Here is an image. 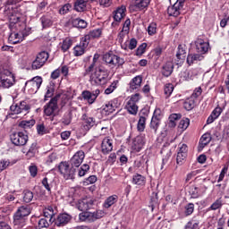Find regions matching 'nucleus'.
<instances>
[{
    "mask_svg": "<svg viewBox=\"0 0 229 229\" xmlns=\"http://www.w3.org/2000/svg\"><path fill=\"white\" fill-rule=\"evenodd\" d=\"M194 106H195V102H194V99L192 98H188L183 103V108H185V110H188V112L192 110Z\"/></svg>",
    "mask_w": 229,
    "mask_h": 229,
    "instance_id": "obj_47",
    "label": "nucleus"
},
{
    "mask_svg": "<svg viewBox=\"0 0 229 229\" xmlns=\"http://www.w3.org/2000/svg\"><path fill=\"white\" fill-rule=\"evenodd\" d=\"M58 98L60 95H57L50 99V101L44 106V114L47 117H51V121L55 119L58 112Z\"/></svg>",
    "mask_w": 229,
    "mask_h": 229,
    "instance_id": "obj_6",
    "label": "nucleus"
},
{
    "mask_svg": "<svg viewBox=\"0 0 229 229\" xmlns=\"http://www.w3.org/2000/svg\"><path fill=\"white\" fill-rule=\"evenodd\" d=\"M187 145L186 144H179L178 147V152H177V164L182 165V162H183V160H185V158H187Z\"/></svg>",
    "mask_w": 229,
    "mask_h": 229,
    "instance_id": "obj_23",
    "label": "nucleus"
},
{
    "mask_svg": "<svg viewBox=\"0 0 229 229\" xmlns=\"http://www.w3.org/2000/svg\"><path fill=\"white\" fill-rule=\"evenodd\" d=\"M205 191H207V187H205V185L200 187L191 186L189 193L191 194V198L196 199L199 198V196H201Z\"/></svg>",
    "mask_w": 229,
    "mask_h": 229,
    "instance_id": "obj_26",
    "label": "nucleus"
},
{
    "mask_svg": "<svg viewBox=\"0 0 229 229\" xmlns=\"http://www.w3.org/2000/svg\"><path fill=\"white\" fill-rule=\"evenodd\" d=\"M72 8V5L71 4H65L59 9L60 15H65V13H69Z\"/></svg>",
    "mask_w": 229,
    "mask_h": 229,
    "instance_id": "obj_58",
    "label": "nucleus"
},
{
    "mask_svg": "<svg viewBox=\"0 0 229 229\" xmlns=\"http://www.w3.org/2000/svg\"><path fill=\"white\" fill-rule=\"evenodd\" d=\"M85 160V152L83 150L77 151L70 160L72 167H80Z\"/></svg>",
    "mask_w": 229,
    "mask_h": 229,
    "instance_id": "obj_17",
    "label": "nucleus"
},
{
    "mask_svg": "<svg viewBox=\"0 0 229 229\" xmlns=\"http://www.w3.org/2000/svg\"><path fill=\"white\" fill-rule=\"evenodd\" d=\"M20 128H31V126H35V120H28V121H21L19 123Z\"/></svg>",
    "mask_w": 229,
    "mask_h": 229,
    "instance_id": "obj_52",
    "label": "nucleus"
},
{
    "mask_svg": "<svg viewBox=\"0 0 229 229\" xmlns=\"http://www.w3.org/2000/svg\"><path fill=\"white\" fill-rule=\"evenodd\" d=\"M72 121V115L71 114V113L64 114V115L62 118V123L65 126H69Z\"/></svg>",
    "mask_w": 229,
    "mask_h": 229,
    "instance_id": "obj_55",
    "label": "nucleus"
},
{
    "mask_svg": "<svg viewBox=\"0 0 229 229\" xmlns=\"http://www.w3.org/2000/svg\"><path fill=\"white\" fill-rule=\"evenodd\" d=\"M55 211L53 210L52 207H48L44 211V217L45 219H47L49 223H53L55 221Z\"/></svg>",
    "mask_w": 229,
    "mask_h": 229,
    "instance_id": "obj_36",
    "label": "nucleus"
},
{
    "mask_svg": "<svg viewBox=\"0 0 229 229\" xmlns=\"http://www.w3.org/2000/svg\"><path fill=\"white\" fill-rule=\"evenodd\" d=\"M82 121H84L83 128L86 131L96 126V120L93 117H89L87 114H82Z\"/></svg>",
    "mask_w": 229,
    "mask_h": 229,
    "instance_id": "obj_27",
    "label": "nucleus"
},
{
    "mask_svg": "<svg viewBox=\"0 0 229 229\" xmlns=\"http://www.w3.org/2000/svg\"><path fill=\"white\" fill-rule=\"evenodd\" d=\"M148 34L150 36L157 34V24L155 22H151L148 27Z\"/></svg>",
    "mask_w": 229,
    "mask_h": 229,
    "instance_id": "obj_61",
    "label": "nucleus"
},
{
    "mask_svg": "<svg viewBox=\"0 0 229 229\" xmlns=\"http://www.w3.org/2000/svg\"><path fill=\"white\" fill-rule=\"evenodd\" d=\"M23 201L25 203H31V201H33V191L25 190L23 191Z\"/></svg>",
    "mask_w": 229,
    "mask_h": 229,
    "instance_id": "obj_44",
    "label": "nucleus"
},
{
    "mask_svg": "<svg viewBox=\"0 0 229 229\" xmlns=\"http://www.w3.org/2000/svg\"><path fill=\"white\" fill-rule=\"evenodd\" d=\"M146 47H148V44L142 43L136 50L137 56H142L144 53H146Z\"/></svg>",
    "mask_w": 229,
    "mask_h": 229,
    "instance_id": "obj_60",
    "label": "nucleus"
},
{
    "mask_svg": "<svg viewBox=\"0 0 229 229\" xmlns=\"http://www.w3.org/2000/svg\"><path fill=\"white\" fill-rule=\"evenodd\" d=\"M119 200V197L117 195H111L103 203L104 208H110L112 205H115Z\"/></svg>",
    "mask_w": 229,
    "mask_h": 229,
    "instance_id": "obj_33",
    "label": "nucleus"
},
{
    "mask_svg": "<svg viewBox=\"0 0 229 229\" xmlns=\"http://www.w3.org/2000/svg\"><path fill=\"white\" fill-rule=\"evenodd\" d=\"M138 131H144L146 130V117L140 116L138 122Z\"/></svg>",
    "mask_w": 229,
    "mask_h": 229,
    "instance_id": "obj_50",
    "label": "nucleus"
},
{
    "mask_svg": "<svg viewBox=\"0 0 229 229\" xmlns=\"http://www.w3.org/2000/svg\"><path fill=\"white\" fill-rule=\"evenodd\" d=\"M37 131L38 135H46L47 133V128H46L44 123H40L37 125Z\"/></svg>",
    "mask_w": 229,
    "mask_h": 229,
    "instance_id": "obj_59",
    "label": "nucleus"
},
{
    "mask_svg": "<svg viewBox=\"0 0 229 229\" xmlns=\"http://www.w3.org/2000/svg\"><path fill=\"white\" fill-rule=\"evenodd\" d=\"M189 124H191V120L189 118H182L178 125L179 130H182V131H185L187 128H189Z\"/></svg>",
    "mask_w": 229,
    "mask_h": 229,
    "instance_id": "obj_45",
    "label": "nucleus"
},
{
    "mask_svg": "<svg viewBox=\"0 0 229 229\" xmlns=\"http://www.w3.org/2000/svg\"><path fill=\"white\" fill-rule=\"evenodd\" d=\"M194 212V205L192 203H189L185 206V216H191Z\"/></svg>",
    "mask_w": 229,
    "mask_h": 229,
    "instance_id": "obj_64",
    "label": "nucleus"
},
{
    "mask_svg": "<svg viewBox=\"0 0 229 229\" xmlns=\"http://www.w3.org/2000/svg\"><path fill=\"white\" fill-rule=\"evenodd\" d=\"M47 6V1L44 0L43 2L39 3L37 7V14L40 15L44 13V10H46V7Z\"/></svg>",
    "mask_w": 229,
    "mask_h": 229,
    "instance_id": "obj_57",
    "label": "nucleus"
},
{
    "mask_svg": "<svg viewBox=\"0 0 229 229\" xmlns=\"http://www.w3.org/2000/svg\"><path fill=\"white\" fill-rule=\"evenodd\" d=\"M211 140H212V136H210V133L203 134L199 140L200 148H205V146H208V144H210Z\"/></svg>",
    "mask_w": 229,
    "mask_h": 229,
    "instance_id": "obj_38",
    "label": "nucleus"
},
{
    "mask_svg": "<svg viewBox=\"0 0 229 229\" xmlns=\"http://www.w3.org/2000/svg\"><path fill=\"white\" fill-rule=\"evenodd\" d=\"M117 83H119V81H114L106 89L105 94L106 96L112 94L115 89H117Z\"/></svg>",
    "mask_w": 229,
    "mask_h": 229,
    "instance_id": "obj_46",
    "label": "nucleus"
},
{
    "mask_svg": "<svg viewBox=\"0 0 229 229\" xmlns=\"http://www.w3.org/2000/svg\"><path fill=\"white\" fill-rule=\"evenodd\" d=\"M185 4V0H177L174 5L169 6L167 8V13L170 17H178L182 11L183 10V6Z\"/></svg>",
    "mask_w": 229,
    "mask_h": 229,
    "instance_id": "obj_13",
    "label": "nucleus"
},
{
    "mask_svg": "<svg viewBox=\"0 0 229 229\" xmlns=\"http://www.w3.org/2000/svg\"><path fill=\"white\" fill-rule=\"evenodd\" d=\"M132 183L134 185H146V177L140 174H136L132 176Z\"/></svg>",
    "mask_w": 229,
    "mask_h": 229,
    "instance_id": "obj_35",
    "label": "nucleus"
},
{
    "mask_svg": "<svg viewBox=\"0 0 229 229\" xmlns=\"http://www.w3.org/2000/svg\"><path fill=\"white\" fill-rule=\"evenodd\" d=\"M108 76V71L104 68H98L95 72L90 73L89 82L97 87H102L110 81Z\"/></svg>",
    "mask_w": 229,
    "mask_h": 229,
    "instance_id": "obj_3",
    "label": "nucleus"
},
{
    "mask_svg": "<svg viewBox=\"0 0 229 229\" xmlns=\"http://www.w3.org/2000/svg\"><path fill=\"white\" fill-rule=\"evenodd\" d=\"M195 49L199 55H207L208 53V49H210V44L208 41H205L202 38H199L195 41Z\"/></svg>",
    "mask_w": 229,
    "mask_h": 229,
    "instance_id": "obj_14",
    "label": "nucleus"
},
{
    "mask_svg": "<svg viewBox=\"0 0 229 229\" xmlns=\"http://www.w3.org/2000/svg\"><path fill=\"white\" fill-rule=\"evenodd\" d=\"M87 47H89L87 38H81L80 44L73 48V55L75 56H81V55H85V49H87Z\"/></svg>",
    "mask_w": 229,
    "mask_h": 229,
    "instance_id": "obj_20",
    "label": "nucleus"
},
{
    "mask_svg": "<svg viewBox=\"0 0 229 229\" xmlns=\"http://www.w3.org/2000/svg\"><path fill=\"white\" fill-rule=\"evenodd\" d=\"M28 83L29 85H31L35 90H38V89H40V85H42V77H34Z\"/></svg>",
    "mask_w": 229,
    "mask_h": 229,
    "instance_id": "obj_39",
    "label": "nucleus"
},
{
    "mask_svg": "<svg viewBox=\"0 0 229 229\" xmlns=\"http://www.w3.org/2000/svg\"><path fill=\"white\" fill-rule=\"evenodd\" d=\"M30 214H31V209L29 206L20 207L13 216V225L15 228H22L24 226V223H26L25 217H28Z\"/></svg>",
    "mask_w": 229,
    "mask_h": 229,
    "instance_id": "obj_4",
    "label": "nucleus"
},
{
    "mask_svg": "<svg viewBox=\"0 0 229 229\" xmlns=\"http://www.w3.org/2000/svg\"><path fill=\"white\" fill-rule=\"evenodd\" d=\"M72 24L74 26V28H79L81 30H85V28H87V22L85 20H81L80 18L73 19Z\"/></svg>",
    "mask_w": 229,
    "mask_h": 229,
    "instance_id": "obj_40",
    "label": "nucleus"
},
{
    "mask_svg": "<svg viewBox=\"0 0 229 229\" xmlns=\"http://www.w3.org/2000/svg\"><path fill=\"white\" fill-rule=\"evenodd\" d=\"M174 69V64L172 62H166L162 67V74L165 76V78H169L171 74H173V71Z\"/></svg>",
    "mask_w": 229,
    "mask_h": 229,
    "instance_id": "obj_30",
    "label": "nucleus"
},
{
    "mask_svg": "<svg viewBox=\"0 0 229 229\" xmlns=\"http://www.w3.org/2000/svg\"><path fill=\"white\" fill-rule=\"evenodd\" d=\"M17 3V0H7L4 8V14L9 20V30L11 32L8 40L11 44H19V42H22L30 35L28 30L19 29L21 26V13H19Z\"/></svg>",
    "mask_w": 229,
    "mask_h": 229,
    "instance_id": "obj_1",
    "label": "nucleus"
},
{
    "mask_svg": "<svg viewBox=\"0 0 229 229\" xmlns=\"http://www.w3.org/2000/svg\"><path fill=\"white\" fill-rule=\"evenodd\" d=\"M0 87L4 89H10L15 85V75L12 73V70L3 69L0 72Z\"/></svg>",
    "mask_w": 229,
    "mask_h": 229,
    "instance_id": "obj_5",
    "label": "nucleus"
},
{
    "mask_svg": "<svg viewBox=\"0 0 229 229\" xmlns=\"http://www.w3.org/2000/svg\"><path fill=\"white\" fill-rule=\"evenodd\" d=\"M101 94V90L99 89H97L93 91L84 90L82 91V98L85 99V101H88L89 105H92L96 103V99H98V97Z\"/></svg>",
    "mask_w": 229,
    "mask_h": 229,
    "instance_id": "obj_15",
    "label": "nucleus"
},
{
    "mask_svg": "<svg viewBox=\"0 0 229 229\" xmlns=\"http://www.w3.org/2000/svg\"><path fill=\"white\" fill-rule=\"evenodd\" d=\"M43 28H50L53 26V16L51 13H47L40 18Z\"/></svg>",
    "mask_w": 229,
    "mask_h": 229,
    "instance_id": "obj_32",
    "label": "nucleus"
},
{
    "mask_svg": "<svg viewBox=\"0 0 229 229\" xmlns=\"http://www.w3.org/2000/svg\"><path fill=\"white\" fill-rule=\"evenodd\" d=\"M205 56L200 54H189L187 56V64L188 65H192L196 64V62H201V60H204Z\"/></svg>",
    "mask_w": 229,
    "mask_h": 229,
    "instance_id": "obj_29",
    "label": "nucleus"
},
{
    "mask_svg": "<svg viewBox=\"0 0 229 229\" xmlns=\"http://www.w3.org/2000/svg\"><path fill=\"white\" fill-rule=\"evenodd\" d=\"M151 0H131V8L135 10V12H142L149 6Z\"/></svg>",
    "mask_w": 229,
    "mask_h": 229,
    "instance_id": "obj_19",
    "label": "nucleus"
},
{
    "mask_svg": "<svg viewBox=\"0 0 229 229\" xmlns=\"http://www.w3.org/2000/svg\"><path fill=\"white\" fill-rule=\"evenodd\" d=\"M90 170V166L88 164H84L81 165V167L79 169L78 176H85L87 173Z\"/></svg>",
    "mask_w": 229,
    "mask_h": 229,
    "instance_id": "obj_51",
    "label": "nucleus"
},
{
    "mask_svg": "<svg viewBox=\"0 0 229 229\" xmlns=\"http://www.w3.org/2000/svg\"><path fill=\"white\" fill-rule=\"evenodd\" d=\"M128 38V32L122 30L119 32L118 37H117V40L119 42V44H121V47H123V44H124V38Z\"/></svg>",
    "mask_w": 229,
    "mask_h": 229,
    "instance_id": "obj_56",
    "label": "nucleus"
},
{
    "mask_svg": "<svg viewBox=\"0 0 229 229\" xmlns=\"http://www.w3.org/2000/svg\"><path fill=\"white\" fill-rule=\"evenodd\" d=\"M142 146H144V144L142 143V139L140 137L135 138V140L132 142V149H134V151H140V149H142Z\"/></svg>",
    "mask_w": 229,
    "mask_h": 229,
    "instance_id": "obj_41",
    "label": "nucleus"
},
{
    "mask_svg": "<svg viewBox=\"0 0 229 229\" xmlns=\"http://www.w3.org/2000/svg\"><path fill=\"white\" fill-rule=\"evenodd\" d=\"M186 55H187V47H185V45H179L178 50L176 53V56L178 60H185Z\"/></svg>",
    "mask_w": 229,
    "mask_h": 229,
    "instance_id": "obj_37",
    "label": "nucleus"
},
{
    "mask_svg": "<svg viewBox=\"0 0 229 229\" xmlns=\"http://www.w3.org/2000/svg\"><path fill=\"white\" fill-rule=\"evenodd\" d=\"M51 223H49V220L47 218H39L38 220V226L39 229H42V228H48L49 225Z\"/></svg>",
    "mask_w": 229,
    "mask_h": 229,
    "instance_id": "obj_48",
    "label": "nucleus"
},
{
    "mask_svg": "<svg viewBox=\"0 0 229 229\" xmlns=\"http://www.w3.org/2000/svg\"><path fill=\"white\" fill-rule=\"evenodd\" d=\"M37 153V144L32 143L30 148H29L27 152V157H35V154Z\"/></svg>",
    "mask_w": 229,
    "mask_h": 229,
    "instance_id": "obj_62",
    "label": "nucleus"
},
{
    "mask_svg": "<svg viewBox=\"0 0 229 229\" xmlns=\"http://www.w3.org/2000/svg\"><path fill=\"white\" fill-rule=\"evenodd\" d=\"M158 126H160V120L152 118L150 122V130H153L154 133H157Z\"/></svg>",
    "mask_w": 229,
    "mask_h": 229,
    "instance_id": "obj_53",
    "label": "nucleus"
},
{
    "mask_svg": "<svg viewBox=\"0 0 229 229\" xmlns=\"http://www.w3.org/2000/svg\"><path fill=\"white\" fill-rule=\"evenodd\" d=\"M98 69H103L99 63V54H95L92 59V62L89 63V65L86 68V74H92Z\"/></svg>",
    "mask_w": 229,
    "mask_h": 229,
    "instance_id": "obj_18",
    "label": "nucleus"
},
{
    "mask_svg": "<svg viewBox=\"0 0 229 229\" xmlns=\"http://www.w3.org/2000/svg\"><path fill=\"white\" fill-rule=\"evenodd\" d=\"M103 34V29H94L93 30L89 31V34L85 35L84 38H86L87 42L90 44L91 38H99Z\"/></svg>",
    "mask_w": 229,
    "mask_h": 229,
    "instance_id": "obj_28",
    "label": "nucleus"
},
{
    "mask_svg": "<svg viewBox=\"0 0 229 229\" xmlns=\"http://www.w3.org/2000/svg\"><path fill=\"white\" fill-rule=\"evenodd\" d=\"M96 203V199L92 198H85L78 201L76 208L78 210H81L79 215L80 221L86 223H94L97 219H101L103 216H105V212L103 210H97L95 212H89L87 210H90L94 207Z\"/></svg>",
    "mask_w": 229,
    "mask_h": 229,
    "instance_id": "obj_2",
    "label": "nucleus"
},
{
    "mask_svg": "<svg viewBox=\"0 0 229 229\" xmlns=\"http://www.w3.org/2000/svg\"><path fill=\"white\" fill-rule=\"evenodd\" d=\"M181 118H182V114H172L169 116V126H170V128H174V126H176L175 121H178V119H181Z\"/></svg>",
    "mask_w": 229,
    "mask_h": 229,
    "instance_id": "obj_43",
    "label": "nucleus"
},
{
    "mask_svg": "<svg viewBox=\"0 0 229 229\" xmlns=\"http://www.w3.org/2000/svg\"><path fill=\"white\" fill-rule=\"evenodd\" d=\"M72 219V216L67 213H63L58 215L57 218L55 219V226H65L68 225Z\"/></svg>",
    "mask_w": 229,
    "mask_h": 229,
    "instance_id": "obj_24",
    "label": "nucleus"
},
{
    "mask_svg": "<svg viewBox=\"0 0 229 229\" xmlns=\"http://www.w3.org/2000/svg\"><path fill=\"white\" fill-rule=\"evenodd\" d=\"M141 98L142 97L139 93L131 95L128 98L125 107L129 114H131V115H136L137 112H139V106H137V104Z\"/></svg>",
    "mask_w": 229,
    "mask_h": 229,
    "instance_id": "obj_8",
    "label": "nucleus"
},
{
    "mask_svg": "<svg viewBox=\"0 0 229 229\" xmlns=\"http://www.w3.org/2000/svg\"><path fill=\"white\" fill-rule=\"evenodd\" d=\"M10 165V160L2 159L0 160V173H3Z\"/></svg>",
    "mask_w": 229,
    "mask_h": 229,
    "instance_id": "obj_63",
    "label": "nucleus"
},
{
    "mask_svg": "<svg viewBox=\"0 0 229 229\" xmlns=\"http://www.w3.org/2000/svg\"><path fill=\"white\" fill-rule=\"evenodd\" d=\"M72 46V40L69 38H66L61 46V49L63 53H65L66 51H69L71 49V47Z\"/></svg>",
    "mask_w": 229,
    "mask_h": 229,
    "instance_id": "obj_42",
    "label": "nucleus"
},
{
    "mask_svg": "<svg viewBox=\"0 0 229 229\" xmlns=\"http://www.w3.org/2000/svg\"><path fill=\"white\" fill-rule=\"evenodd\" d=\"M103 62L108 66L111 67V69H114V67H121V65H123L124 59L119 57V55L106 53L103 55Z\"/></svg>",
    "mask_w": 229,
    "mask_h": 229,
    "instance_id": "obj_7",
    "label": "nucleus"
},
{
    "mask_svg": "<svg viewBox=\"0 0 229 229\" xmlns=\"http://www.w3.org/2000/svg\"><path fill=\"white\" fill-rule=\"evenodd\" d=\"M49 59V53L47 51H41L38 54L36 59L32 62V69L37 71L42 69L46 65V62Z\"/></svg>",
    "mask_w": 229,
    "mask_h": 229,
    "instance_id": "obj_11",
    "label": "nucleus"
},
{
    "mask_svg": "<svg viewBox=\"0 0 229 229\" xmlns=\"http://www.w3.org/2000/svg\"><path fill=\"white\" fill-rule=\"evenodd\" d=\"M126 16V6L125 5H122L120 7H118L114 13H113V17H114V21L112 22V26H117L119 24V22H121V21H123V19H124V17Z\"/></svg>",
    "mask_w": 229,
    "mask_h": 229,
    "instance_id": "obj_16",
    "label": "nucleus"
},
{
    "mask_svg": "<svg viewBox=\"0 0 229 229\" xmlns=\"http://www.w3.org/2000/svg\"><path fill=\"white\" fill-rule=\"evenodd\" d=\"M142 85V76L137 75L136 77L132 78L129 83V89L131 92L133 90H139Z\"/></svg>",
    "mask_w": 229,
    "mask_h": 229,
    "instance_id": "obj_25",
    "label": "nucleus"
},
{
    "mask_svg": "<svg viewBox=\"0 0 229 229\" xmlns=\"http://www.w3.org/2000/svg\"><path fill=\"white\" fill-rule=\"evenodd\" d=\"M121 106V102L118 99L114 98L109 101L107 104L105 105L103 111L107 114H114L117 108Z\"/></svg>",
    "mask_w": 229,
    "mask_h": 229,
    "instance_id": "obj_21",
    "label": "nucleus"
},
{
    "mask_svg": "<svg viewBox=\"0 0 229 229\" xmlns=\"http://www.w3.org/2000/svg\"><path fill=\"white\" fill-rule=\"evenodd\" d=\"M10 139L14 146H25L28 142V135L22 131L13 132Z\"/></svg>",
    "mask_w": 229,
    "mask_h": 229,
    "instance_id": "obj_12",
    "label": "nucleus"
},
{
    "mask_svg": "<svg viewBox=\"0 0 229 229\" xmlns=\"http://www.w3.org/2000/svg\"><path fill=\"white\" fill-rule=\"evenodd\" d=\"M114 149V140L109 137H106L101 143V151L103 155H108Z\"/></svg>",
    "mask_w": 229,
    "mask_h": 229,
    "instance_id": "obj_22",
    "label": "nucleus"
},
{
    "mask_svg": "<svg viewBox=\"0 0 229 229\" xmlns=\"http://www.w3.org/2000/svg\"><path fill=\"white\" fill-rule=\"evenodd\" d=\"M59 171L65 180H74L76 175V168L70 166L67 162H61L59 165Z\"/></svg>",
    "mask_w": 229,
    "mask_h": 229,
    "instance_id": "obj_9",
    "label": "nucleus"
},
{
    "mask_svg": "<svg viewBox=\"0 0 229 229\" xmlns=\"http://www.w3.org/2000/svg\"><path fill=\"white\" fill-rule=\"evenodd\" d=\"M173 90H174V86L172 83L165 85L164 92L166 98H169L173 94Z\"/></svg>",
    "mask_w": 229,
    "mask_h": 229,
    "instance_id": "obj_49",
    "label": "nucleus"
},
{
    "mask_svg": "<svg viewBox=\"0 0 229 229\" xmlns=\"http://www.w3.org/2000/svg\"><path fill=\"white\" fill-rule=\"evenodd\" d=\"M185 229H199V221L191 220L185 225Z\"/></svg>",
    "mask_w": 229,
    "mask_h": 229,
    "instance_id": "obj_54",
    "label": "nucleus"
},
{
    "mask_svg": "<svg viewBox=\"0 0 229 229\" xmlns=\"http://www.w3.org/2000/svg\"><path fill=\"white\" fill-rule=\"evenodd\" d=\"M30 106L26 101L20 102L19 104H13L10 106L11 114L13 115H26L30 112Z\"/></svg>",
    "mask_w": 229,
    "mask_h": 229,
    "instance_id": "obj_10",
    "label": "nucleus"
},
{
    "mask_svg": "<svg viewBox=\"0 0 229 229\" xmlns=\"http://www.w3.org/2000/svg\"><path fill=\"white\" fill-rule=\"evenodd\" d=\"M137 47V39L132 38L130 41L126 40L123 44H122V49L127 51V49L133 50Z\"/></svg>",
    "mask_w": 229,
    "mask_h": 229,
    "instance_id": "obj_34",
    "label": "nucleus"
},
{
    "mask_svg": "<svg viewBox=\"0 0 229 229\" xmlns=\"http://www.w3.org/2000/svg\"><path fill=\"white\" fill-rule=\"evenodd\" d=\"M89 0H75L73 8L75 12H85Z\"/></svg>",
    "mask_w": 229,
    "mask_h": 229,
    "instance_id": "obj_31",
    "label": "nucleus"
}]
</instances>
